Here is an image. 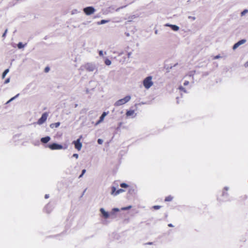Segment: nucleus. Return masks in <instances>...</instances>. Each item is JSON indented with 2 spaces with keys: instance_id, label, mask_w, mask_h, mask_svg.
<instances>
[{
  "instance_id": "f257e3e1",
  "label": "nucleus",
  "mask_w": 248,
  "mask_h": 248,
  "mask_svg": "<svg viewBox=\"0 0 248 248\" xmlns=\"http://www.w3.org/2000/svg\"><path fill=\"white\" fill-rule=\"evenodd\" d=\"M152 76H148L144 79L143 85L145 89H149L153 86L154 83L152 81Z\"/></svg>"
},
{
  "instance_id": "f03ea898",
  "label": "nucleus",
  "mask_w": 248,
  "mask_h": 248,
  "mask_svg": "<svg viewBox=\"0 0 248 248\" xmlns=\"http://www.w3.org/2000/svg\"><path fill=\"white\" fill-rule=\"evenodd\" d=\"M131 98V97L130 95H126L124 98H123L122 99H120L118 100V101H117L114 103V106H116V107H118V106L124 105L125 103L129 102Z\"/></svg>"
},
{
  "instance_id": "7ed1b4c3",
  "label": "nucleus",
  "mask_w": 248,
  "mask_h": 248,
  "mask_svg": "<svg viewBox=\"0 0 248 248\" xmlns=\"http://www.w3.org/2000/svg\"><path fill=\"white\" fill-rule=\"evenodd\" d=\"M82 67L89 72H93L96 69L95 65L93 63H87Z\"/></svg>"
},
{
  "instance_id": "20e7f679",
  "label": "nucleus",
  "mask_w": 248,
  "mask_h": 248,
  "mask_svg": "<svg viewBox=\"0 0 248 248\" xmlns=\"http://www.w3.org/2000/svg\"><path fill=\"white\" fill-rule=\"evenodd\" d=\"M47 147L52 150H61L63 148V146L57 143H53L47 145Z\"/></svg>"
},
{
  "instance_id": "39448f33",
  "label": "nucleus",
  "mask_w": 248,
  "mask_h": 248,
  "mask_svg": "<svg viewBox=\"0 0 248 248\" xmlns=\"http://www.w3.org/2000/svg\"><path fill=\"white\" fill-rule=\"evenodd\" d=\"M95 10L93 6H88L83 9V12L87 16H90L93 14Z\"/></svg>"
},
{
  "instance_id": "423d86ee",
  "label": "nucleus",
  "mask_w": 248,
  "mask_h": 248,
  "mask_svg": "<svg viewBox=\"0 0 248 248\" xmlns=\"http://www.w3.org/2000/svg\"><path fill=\"white\" fill-rule=\"evenodd\" d=\"M229 189V187L228 186H225L224 188V189L222 191V198L221 199L223 201H227L229 199V194L227 192L228 190Z\"/></svg>"
},
{
  "instance_id": "0eeeda50",
  "label": "nucleus",
  "mask_w": 248,
  "mask_h": 248,
  "mask_svg": "<svg viewBox=\"0 0 248 248\" xmlns=\"http://www.w3.org/2000/svg\"><path fill=\"white\" fill-rule=\"evenodd\" d=\"M48 114L46 112L44 113L41 117L38 119L37 121V124L39 125L42 124L44 123H45L47 118Z\"/></svg>"
},
{
  "instance_id": "6e6552de",
  "label": "nucleus",
  "mask_w": 248,
  "mask_h": 248,
  "mask_svg": "<svg viewBox=\"0 0 248 248\" xmlns=\"http://www.w3.org/2000/svg\"><path fill=\"white\" fill-rule=\"evenodd\" d=\"M75 145V148L78 150L80 151L82 148V143L80 141V139H78L73 142Z\"/></svg>"
},
{
  "instance_id": "1a4fd4ad",
  "label": "nucleus",
  "mask_w": 248,
  "mask_h": 248,
  "mask_svg": "<svg viewBox=\"0 0 248 248\" xmlns=\"http://www.w3.org/2000/svg\"><path fill=\"white\" fill-rule=\"evenodd\" d=\"M246 42V39H242L240 41H239L238 42H237L236 43H235L233 47H232V49L233 50H235V49H236L238 46H240L244 44V43H245Z\"/></svg>"
},
{
  "instance_id": "9d476101",
  "label": "nucleus",
  "mask_w": 248,
  "mask_h": 248,
  "mask_svg": "<svg viewBox=\"0 0 248 248\" xmlns=\"http://www.w3.org/2000/svg\"><path fill=\"white\" fill-rule=\"evenodd\" d=\"M166 27H170L174 31H178L179 30V27L176 25H172L169 23H167L165 25Z\"/></svg>"
},
{
  "instance_id": "9b49d317",
  "label": "nucleus",
  "mask_w": 248,
  "mask_h": 248,
  "mask_svg": "<svg viewBox=\"0 0 248 248\" xmlns=\"http://www.w3.org/2000/svg\"><path fill=\"white\" fill-rule=\"evenodd\" d=\"M100 211L105 218H108L109 217V213L106 211L103 208H100Z\"/></svg>"
},
{
  "instance_id": "f8f14e48",
  "label": "nucleus",
  "mask_w": 248,
  "mask_h": 248,
  "mask_svg": "<svg viewBox=\"0 0 248 248\" xmlns=\"http://www.w3.org/2000/svg\"><path fill=\"white\" fill-rule=\"evenodd\" d=\"M107 115V113L106 112H103L101 116L100 117L99 120L96 122L95 125H97L101 123L104 119L105 116Z\"/></svg>"
},
{
  "instance_id": "ddd939ff",
  "label": "nucleus",
  "mask_w": 248,
  "mask_h": 248,
  "mask_svg": "<svg viewBox=\"0 0 248 248\" xmlns=\"http://www.w3.org/2000/svg\"><path fill=\"white\" fill-rule=\"evenodd\" d=\"M50 140L49 136H46L41 139V141L44 143H47Z\"/></svg>"
},
{
  "instance_id": "4468645a",
  "label": "nucleus",
  "mask_w": 248,
  "mask_h": 248,
  "mask_svg": "<svg viewBox=\"0 0 248 248\" xmlns=\"http://www.w3.org/2000/svg\"><path fill=\"white\" fill-rule=\"evenodd\" d=\"M60 125V122H57L55 123H52L50 124V127L51 128H53L54 127L57 128Z\"/></svg>"
},
{
  "instance_id": "2eb2a0df",
  "label": "nucleus",
  "mask_w": 248,
  "mask_h": 248,
  "mask_svg": "<svg viewBox=\"0 0 248 248\" xmlns=\"http://www.w3.org/2000/svg\"><path fill=\"white\" fill-rule=\"evenodd\" d=\"M45 209L47 213H50L52 210L51 205L49 203L47 204L46 206Z\"/></svg>"
},
{
  "instance_id": "dca6fc26",
  "label": "nucleus",
  "mask_w": 248,
  "mask_h": 248,
  "mask_svg": "<svg viewBox=\"0 0 248 248\" xmlns=\"http://www.w3.org/2000/svg\"><path fill=\"white\" fill-rule=\"evenodd\" d=\"M116 187L114 186H112L111 194L113 196H116Z\"/></svg>"
},
{
  "instance_id": "f3484780",
  "label": "nucleus",
  "mask_w": 248,
  "mask_h": 248,
  "mask_svg": "<svg viewBox=\"0 0 248 248\" xmlns=\"http://www.w3.org/2000/svg\"><path fill=\"white\" fill-rule=\"evenodd\" d=\"M134 110H129L126 111V115L127 116H130L133 115L134 114Z\"/></svg>"
},
{
  "instance_id": "a211bd4d",
  "label": "nucleus",
  "mask_w": 248,
  "mask_h": 248,
  "mask_svg": "<svg viewBox=\"0 0 248 248\" xmlns=\"http://www.w3.org/2000/svg\"><path fill=\"white\" fill-rule=\"evenodd\" d=\"M109 21L108 20L103 19V20H101L100 22H98L97 23V24L98 25H102V24H104L108 23Z\"/></svg>"
},
{
  "instance_id": "6ab92c4d",
  "label": "nucleus",
  "mask_w": 248,
  "mask_h": 248,
  "mask_svg": "<svg viewBox=\"0 0 248 248\" xmlns=\"http://www.w3.org/2000/svg\"><path fill=\"white\" fill-rule=\"evenodd\" d=\"M9 69H6L4 70V71L3 72L2 75V78H4L6 75L7 74V73L9 72Z\"/></svg>"
},
{
  "instance_id": "aec40b11",
  "label": "nucleus",
  "mask_w": 248,
  "mask_h": 248,
  "mask_svg": "<svg viewBox=\"0 0 248 248\" xmlns=\"http://www.w3.org/2000/svg\"><path fill=\"white\" fill-rule=\"evenodd\" d=\"M173 200V197L170 195L165 198V202H170Z\"/></svg>"
},
{
  "instance_id": "412c9836",
  "label": "nucleus",
  "mask_w": 248,
  "mask_h": 248,
  "mask_svg": "<svg viewBox=\"0 0 248 248\" xmlns=\"http://www.w3.org/2000/svg\"><path fill=\"white\" fill-rule=\"evenodd\" d=\"M19 94L18 93L16 95H15V96L12 97L9 100H8L6 104H8L10 102H12V101H13L14 100H15L16 98L18 96H19Z\"/></svg>"
},
{
  "instance_id": "4be33fe9",
  "label": "nucleus",
  "mask_w": 248,
  "mask_h": 248,
  "mask_svg": "<svg viewBox=\"0 0 248 248\" xmlns=\"http://www.w3.org/2000/svg\"><path fill=\"white\" fill-rule=\"evenodd\" d=\"M26 45V44H25V45H24V44H22V43H21V42H19V43L17 44V47H18V48L19 49H21V48H22L24 47Z\"/></svg>"
},
{
  "instance_id": "5701e85b",
  "label": "nucleus",
  "mask_w": 248,
  "mask_h": 248,
  "mask_svg": "<svg viewBox=\"0 0 248 248\" xmlns=\"http://www.w3.org/2000/svg\"><path fill=\"white\" fill-rule=\"evenodd\" d=\"M105 63L107 65H110L111 63V62L108 59H106V60H105Z\"/></svg>"
},
{
  "instance_id": "b1692460",
  "label": "nucleus",
  "mask_w": 248,
  "mask_h": 248,
  "mask_svg": "<svg viewBox=\"0 0 248 248\" xmlns=\"http://www.w3.org/2000/svg\"><path fill=\"white\" fill-rule=\"evenodd\" d=\"M179 89L181 91H183L184 93H187V92L186 91V89L185 88H184L183 86H179Z\"/></svg>"
},
{
  "instance_id": "393cba45",
  "label": "nucleus",
  "mask_w": 248,
  "mask_h": 248,
  "mask_svg": "<svg viewBox=\"0 0 248 248\" xmlns=\"http://www.w3.org/2000/svg\"><path fill=\"white\" fill-rule=\"evenodd\" d=\"M120 186L122 188H126V187H127L128 186V185L127 184L125 183H121L120 184Z\"/></svg>"
},
{
  "instance_id": "a878e982",
  "label": "nucleus",
  "mask_w": 248,
  "mask_h": 248,
  "mask_svg": "<svg viewBox=\"0 0 248 248\" xmlns=\"http://www.w3.org/2000/svg\"><path fill=\"white\" fill-rule=\"evenodd\" d=\"M124 191V190L123 189H119L116 191V196L121 193H123Z\"/></svg>"
},
{
  "instance_id": "bb28decb",
  "label": "nucleus",
  "mask_w": 248,
  "mask_h": 248,
  "mask_svg": "<svg viewBox=\"0 0 248 248\" xmlns=\"http://www.w3.org/2000/svg\"><path fill=\"white\" fill-rule=\"evenodd\" d=\"M131 208H132V206L129 205V206H128L126 207H123L121 209H122V210H127L131 209Z\"/></svg>"
},
{
  "instance_id": "cd10ccee",
  "label": "nucleus",
  "mask_w": 248,
  "mask_h": 248,
  "mask_svg": "<svg viewBox=\"0 0 248 248\" xmlns=\"http://www.w3.org/2000/svg\"><path fill=\"white\" fill-rule=\"evenodd\" d=\"M247 13H248V10L245 9L241 12V16H243Z\"/></svg>"
},
{
  "instance_id": "c85d7f7f",
  "label": "nucleus",
  "mask_w": 248,
  "mask_h": 248,
  "mask_svg": "<svg viewBox=\"0 0 248 248\" xmlns=\"http://www.w3.org/2000/svg\"><path fill=\"white\" fill-rule=\"evenodd\" d=\"M161 208V206L159 205H155L153 206V208L155 210L159 209Z\"/></svg>"
},
{
  "instance_id": "c756f323",
  "label": "nucleus",
  "mask_w": 248,
  "mask_h": 248,
  "mask_svg": "<svg viewBox=\"0 0 248 248\" xmlns=\"http://www.w3.org/2000/svg\"><path fill=\"white\" fill-rule=\"evenodd\" d=\"M119 211V209L118 208H114L112 210V213L115 212H118Z\"/></svg>"
},
{
  "instance_id": "7c9ffc66",
  "label": "nucleus",
  "mask_w": 248,
  "mask_h": 248,
  "mask_svg": "<svg viewBox=\"0 0 248 248\" xmlns=\"http://www.w3.org/2000/svg\"><path fill=\"white\" fill-rule=\"evenodd\" d=\"M97 142L99 144H102L103 142V140L101 139H99L97 140Z\"/></svg>"
},
{
  "instance_id": "2f4dec72",
  "label": "nucleus",
  "mask_w": 248,
  "mask_h": 248,
  "mask_svg": "<svg viewBox=\"0 0 248 248\" xmlns=\"http://www.w3.org/2000/svg\"><path fill=\"white\" fill-rule=\"evenodd\" d=\"M72 157L78 159V154H74L72 155Z\"/></svg>"
},
{
  "instance_id": "473e14b6",
  "label": "nucleus",
  "mask_w": 248,
  "mask_h": 248,
  "mask_svg": "<svg viewBox=\"0 0 248 248\" xmlns=\"http://www.w3.org/2000/svg\"><path fill=\"white\" fill-rule=\"evenodd\" d=\"M188 19H191L192 20H195L196 19V17L192 16H188Z\"/></svg>"
},
{
  "instance_id": "72a5a7b5",
  "label": "nucleus",
  "mask_w": 248,
  "mask_h": 248,
  "mask_svg": "<svg viewBox=\"0 0 248 248\" xmlns=\"http://www.w3.org/2000/svg\"><path fill=\"white\" fill-rule=\"evenodd\" d=\"M10 78H7V79L5 80V81H4V84H7V83H8L10 82Z\"/></svg>"
},
{
  "instance_id": "f704fd0d",
  "label": "nucleus",
  "mask_w": 248,
  "mask_h": 248,
  "mask_svg": "<svg viewBox=\"0 0 248 248\" xmlns=\"http://www.w3.org/2000/svg\"><path fill=\"white\" fill-rule=\"evenodd\" d=\"M7 31H8V30L7 29H6L4 32L3 33L2 35V37H5V36H6V34L7 32Z\"/></svg>"
},
{
  "instance_id": "c9c22d12",
  "label": "nucleus",
  "mask_w": 248,
  "mask_h": 248,
  "mask_svg": "<svg viewBox=\"0 0 248 248\" xmlns=\"http://www.w3.org/2000/svg\"><path fill=\"white\" fill-rule=\"evenodd\" d=\"M99 55L100 56H103V51L102 50H100L99 51Z\"/></svg>"
},
{
  "instance_id": "e433bc0d",
  "label": "nucleus",
  "mask_w": 248,
  "mask_h": 248,
  "mask_svg": "<svg viewBox=\"0 0 248 248\" xmlns=\"http://www.w3.org/2000/svg\"><path fill=\"white\" fill-rule=\"evenodd\" d=\"M189 82L188 81H185L184 83V86H187L189 84Z\"/></svg>"
},
{
  "instance_id": "4c0bfd02",
  "label": "nucleus",
  "mask_w": 248,
  "mask_h": 248,
  "mask_svg": "<svg viewBox=\"0 0 248 248\" xmlns=\"http://www.w3.org/2000/svg\"><path fill=\"white\" fill-rule=\"evenodd\" d=\"M78 11L77 9H75V10H73V11H72V14H75V13H78Z\"/></svg>"
},
{
  "instance_id": "58836bf2",
  "label": "nucleus",
  "mask_w": 248,
  "mask_h": 248,
  "mask_svg": "<svg viewBox=\"0 0 248 248\" xmlns=\"http://www.w3.org/2000/svg\"><path fill=\"white\" fill-rule=\"evenodd\" d=\"M49 68L48 67H46L45 69V72H48L49 71Z\"/></svg>"
},
{
  "instance_id": "ea45409f",
  "label": "nucleus",
  "mask_w": 248,
  "mask_h": 248,
  "mask_svg": "<svg viewBox=\"0 0 248 248\" xmlns=\"http://www.w3.org/2000/svg\"><path fill=\"white\" fill-rule=\"evenodd\" d=\"M221 57L220 55H217L215 57H214V59H219Z\"/></svg>"
},
{
  "instance_id": "a19ab883",
  "label": "nucleus",
  "mask_w": 248,
  "mask_h": 248,
  "mask_svg": "<svg viewBox=\"0 0 248 248\" xmlns=\"http://www.w3.org/2000/svg\"><path fill=\"white\" fill-rule=\"evenodd\" d=\"M132 54V52H128V54H127V56H128V58H130L131 55Z\"/></svg>"
},
{
  "instance_id": "79ce46f5",
  "label": "nucleus",
  "mask_w": 248,
  "mask_h": 248,
  "mask_svg": "<svg viewBox=\"0 0 248 248\" xmlns=\"http://www.w3.org/2000/svg\"><path fill=\"white\" fill-rule=\"evenodd\" d=\"M86 170L85 169H83V170H82L81 173L82 174L84 175L85 174V173L86 172Z\"/></svg>"
},
{
  "instance_id": "37998d69",
  "label": "nucleus",
  "mask_w": 248,
  "mask_h": 248,
  "mask_svg": "<svg viewBox=\"0 0 248 248\" xmlns=\"http://www.w3.org/2000/svg\"><path fill=\"white\" fill-rule=\"evenodd\" d=\"M49 197V195L48 194H46L45 196V199H47Z\"/></svg>"
},
{
  "instance_id": "c03bdc74",
  "label": "nucleus",
  "mask_w": 248,
  "mask_h": 248,
  "mask_svg": "<svg viewBox=\"0 0 248 248\" xmlns=\"http://www.w3.org/2000/svg\"><path fill=\"white\" fill-rule=\"evenodd\" d=\"M168 226L170 227H173V225L171 223H170L168 224Z\"/></svg>"
},
{
  "instance_id": "a18cd8bd",
  "label": "nucleus",
  "mask_w": 248,
  "mask_h": 248,
  "mask_svg": "<svg viewBox=\"0 0 248 248\" xmlns=\"http://www.w3.org/2000/svg\"><path fill=\"white\" fill-rule=\"evenodd\" d=\"M245 67H248V62H247L245 63Z\"/></svg>"
},
{
  "instance_id": "49530a36",
  "label": "nucleus",
  "mask_w": 248,
  "mask_h": 248,
  "mask_svg": "<svg viewBox=\"0 0 248 248\" xmlns=\"http://www.w3.org/2000/svg\"><path fill=\"white\" fill-rule=\"evenodd\" d=\"M83 176V174H82L81 173V174L79 176L78 178H81Z\"/></svg>"
},
{
  "instance_id": "de8ad7c7",
  "label": "nucleus",
  "mask_w": 248,
  "mask_h": 248,
  "mask_svg": "<svg viewBox=\"0 0 248 248\" xmlns=\"http://www.w3.org/2000/svg\"><path fill=\"white\" fill-rule=\"evenodd\" d=\"M123 53V52H120V53H118V55H119V56H120V55H121Z\"/></svg>"
},
{
  "instance_id": "09e8293b",
  "label": "nucleus",
  "mask_w": 248,
  "mask_h": 248,
  "mask_svg": "<svg viewBox=\"0 0 248 248\" xmlns=\"http://www.w3.org/2000/svg\"><path fill=\"white\" fill-rule=\"evenodd\" d=\"M155 34H157V33H158L157 30H155Z\"/></svg>"
},
{
  "instance_id": "8fccbe9b",
  "label": "nucleus",
  "mask_w": 248,
  "mask_h": 248,
  "mask_svg": "<svg viewBox=\"0 0 248 248\" xmlns=\"http://www.w3.org/2000/svg\"><path fill=\"white\" fill-rule=\"evenodd\" d=\"M190 76H192L193 77L194 74H191L189 75Z\"/></svg>"
},
{
  "instance_id": "3c124183",
  "label": "nucleus",
  "mask_w": 248,
  "mask_h": 248,
  "mask_svg": "<svg viewBox=\"0 0 248 248\" xmlns=\"http://www.w3.org/2000/svg\"><path fill=\"white\" fill-rule=\"evenodd\" d=\"M86 93H89V89H87V90H86Z\"/></svg>"
},
{
  "instance_id": "603ef678",
  "label": "nucleus",
  "mask_w": 248,
  "mask_h": 248,
  "mask_svg": "<svg viewBox=\"0 0 248 248\" xmlns=\"http://www.w3.org/2000/svg\"><path fill=\"white\" fill-rule=\"evenodd\" d=\"M20 135H15L14 137H16V136H18V137H19Z\"/></svg>"
},
{
  "instance_id": "864d4df0",
  "label": "nucleus",
  "mask_w": 248,
  "mask_h": 248,
  "mask_svg": "<svg viewBox=\"0 0 248 248\" xmlns=\"http://www.w3.org/2000/svg\"><path fill=\"white\" fill-rule=\"evenodd\" d=\"M126 35H127V36H129V33H127V34H126Z\"/></svg>"
},
{
  "instance_id": "5fc2aeb1",
  "label": "nucleus",
  "mask_w": 248,
  "mask_h": 248,
  "mask_svg": "<svg viewBox=\"0 0 248 248\" xmlns=\"http://www.w3.org/2000/svg\"><path fill=\"white\" fill-rule=\"evenodd\" d=\"M136 115V114H135V115L133 117H135Z\"/></svg>"
},
{
  "instance_id": "6e6d98bb",
  "label": "nucleus",
  "mask_w": 248,
  "mask_h": 248,
  "mask_svg": "<svg viewBox=\"0 0 248 248\" xmlns=\"http://www.w3.org/2000/svg\"><path fill=\"white\" fill-rule=\"evenodd\" d=\"M121 124H122V123H120V124H119V125H121Z\"/></svg>"
}]
</instances>
